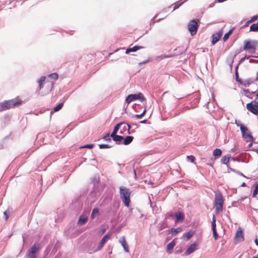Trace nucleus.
I'll return each mask as SVG.
<instances>
[{"label":"nucleus","mask_w":258,"mask_h":258,"mask_svg":"<svg viewBox=\"0 0 258 258\" xmlns=\"http://www.w3.org/2000/svg\"><path fill=\"white\" fill-rule=\"evenodd\" d=\"M253 82V81H251L250 79L248 80H245L242 81V83H241L242 85H243L244 87H248Z\"/></svg>","instance_id":"32"},{"label":"nucleus","mask_w":258,"mask_h":258,"mask_svg":"<svg viewBox=\"0 0 258 258\" xmlns=\"http://www.w3.org/2000/svg\"><path fill=\"white\" fill-rule=\"evenodd\" d=\"M145 112H146V109H144L142 113H140V114H135L134 116V117H135L137 118H140L145 114Z\"/></svg>","instance_id":"42"},{"label":"nucleus","mask_w":258,"mask_h":258,"mask_svg":"<svg viewBox=\"0 0 258 258\" xmlns=\"http://www.w3.org/2000/svg\"><path fill=\"white\" fill-rule=\"evenodd\" d=\"M235 75L236 81L239 83H242V80L239 78L238 71L235 72Z\"/></svg>","instance_id":"41"},{"label":"nucleus","mask_w":258,"mask_h":258,"mask_svg":"<svg viewBox=\"0 0 258 258\" xmlns=\"http://www.w3.org/2000/svg\"><path fill=\"white\" fill-rule=\"evenodd\" d=\"M230 158L231 155L227 154L222 157L221 159V162L223 164L226 165L227 167H229L228 162Z\"/></svg>","instance_id":"18"},{"label":"nucleus","mask_w":258,"mask_h":258,"mask_svg":"<svg viewBox=\"0 0 258 258\" xmlns=\"http://www.w3.org/2000/svg\"><path fill=\"white\" fill-rule=\"evenodd\" d=\"M236 174H238V175H240V176H242V177H245V178H246V176H245V175H244L242 173L240 172V171H237L236 172Z\"/></svg>","instance_id":"54"},{"label":"nucleus","mask_w":258,"mask_h":258,"mask_svg":"<svg viewBox=\"0 0 258 258\" xmlns=\"http://www.w3.org/2000/svg\"><path fill=\"white\" fill-rule=\"evenodd\" d=\"M238 64H237V65L235 67V72H236V71H238Z\"/></svg>","instance_id":"63"},{"label":"nucleus","mask_w":258,"mask_h":258,"mask_svg":"<svg viewBox=\"0 0 258 258\" xmlns=\"http://www.w3.org/2000/svg\"><path fill=\"white\" fill-rule=\"evenodd\" d=\"M149 61V59H147V60H145V61H143V62H139V64L140 65H141V64H145V63H147Z\"/></svg>","instance_id":"56"},{"label":"nucleus","mask_w":258,"mask_h":258,"mask_svg":"<svg viewBox=\"0 0 258 258\" xmlns=\"http://www.w3.org/2000/svg\"><path fill=\"white\" fill-rule=\"evenodd\" d=\"M109 236L110 235L108 234H106L103 237L98 245L97 250H100L102 248L103 245L106 243L107 239L109 238Z\"/></svg>","instance_id":"14"},{"label":"nucleus","mask_w":258,"mask_h":258,"mask_svg":"<svg viewBox=\"0 0 258 258\" xmlns=\"http://www.w3.org/2000/svg\"><path fill=\"white\" fill-rule=\"evenodd\" d=\"M246 108L253 114L258 115V102L252 101L246 104Z\"/></svg>","instance_id":"7"},{"label":"nucleus","mask_w":258,"mask_h":258,"mask_svg":"<svg viewBox=\"0 0 258 258\" xmlns=\"http://www.w3.org/2000/svg\"><path fill=\"white\" fill-rule=\"evenodd\" d=\"M244 50H249L250 53H254V47L252 46V44L251 41H245L244 42V45L243 46Z\"/></svg>","instance_id":"9"},{"label":"nucleus","mask_w":258,"mask_h":258,"mask_svg":"<svg viewBox=\"0 0 258 258\" xmlns=\"http://www.w3.org/2000/svg\"><path fill=\"white\" fill-rule=\"evenodd\" d=\"M222 151L220 149L216 148L213 150V154L215 159L219 158L222 155Z\"/></svg>","instance_id":"22"},{"label":"nucleus","mask_w":258,"mask_h":258,"mask_svg":"<svg viewBox=\"0 0 258 258\" xmlns=\"http://www.w3.org/2000/svg\"><path fill=\"white\" fill-rule=\"evenodd\" d=\"M194 234V232L193 231H189L187 233H186L184 235L185 237L187 239V240L189 239Z\"/></svg>","instance_id":"33"},{"label":"nucleus","mask_w":258,"mask_h":258,"mask_svg":"<svg viewBox=\"0 0 258 258\" xmlns=\"http://www.w3.org/2000/svg\"><path fill=\"white\" fill-rule=\"evenodd\" d=\"M21 104V101H18L15 99L4 101L0 103V111L14 108Z\"/></svg>","instance_id":"1"},{"label":"nucleus","mask_w":258,"mask_h":258,"mask_svg":"<svg viewBox=\"0 0 258 258\" xmlns=\"http://www.w3.org/2000/svg\"><path fill=\"white\" fill-rule=\"evenodd\" d=\"M63 103H60L58 104L55 107L53 108V111L56 112L59 110L63 106Z\"/></svg>","instance_id":"36"},{"label":"nucleus","mask_w":258,"mask_h":258,"mask_svg":"<svg viewBox=\"0 0 258 258\" xmlns=\"http://www.w3.org/2000/svg\"><path fill=\"white\" fill-rule=\"evenodd\" d=\"M216 217H215V216L214 215H213V217H212V223H211V225H212V231L213 230H216Z\"/></svg>","instance_id":"29"},{"label":"nucleus","mask_w":258,"mask_h":258,"mask_svg":"<svg viewBox=\"0 0 258 258\" xmlns=\"http://www.w3.org/2000/svg\"><path fill=\"white\" fill-rule=\"evenodd\" d=\"M211 161H212V162H210V163H207V164L211 167H212V168H213V164H214V161H213V159L212 158L211 159Z\"/></svg>","instance_id":"52"},{"label":"nucleus","mask_w":258,"mask_h":258,"mask_svg":"<svg viewBox=\"0 0 258 258\" xmlns=\"http://www.w3.org/2000/svg\"><path fill=\"white\" fill-rule=\"evenodd\" d=\"M182 230V228L181 227H177L176 228H172L170 229H169L168 230V232L170 233H171L173 235H175L177 233L180 232Z\"/></svg>","instance_id":"24"},{"label":"nucleus","mask_w":258,"mask_h":258,"mask_svg":"<svg viewBox=\"0 0 258 258\" xmlns=\"http://www.w3.org/2000/svg\"><path fill=\"white\" fill-rule=\"evenodd\" d=\"M252 44V46L254 47V51H255L256 47L258 45V40L251 41Z\"/></svg>","instance_id":"44"},{"label":"nucleus","mask_w":258,"mask_h":258,"mask_svg":"<svg viewBox=\"0 0 258 258\" xmlns=\"http://www.w3.org/2000/svg\"><path fill=\"white\" fill-rule=\"evenodd\" d=\"M252 150L256 152L258 154V147L257 148H252Z\"/></svg>","instance_id":"59"},{"label":"nucleus","mask_w":258,"mask_h":258,"mask_svg":"<svg viewBox=\"0 0 258 258\" xmlns=\"http://www.w3.org/2000/svg\"><path fill=\"white\" fill-rule=\"evenodd\" d=\"M258 194V183L255 186V188L253 190L252 197H255Z\"/></svg>","instance_id":"38"},{"label":"nucleus","mask_w":258,"mask_h":258,"mask_svg":"<svg viewBox=\"0 0 258 258\" xmlns=\"http://www.w3.org/2000/svg\"><path fill=\"white\" fill-rule=\"evenodd\" d=\"M99 147L101 149H108L111 147V146H110L108 144H100L99 145Z\"/></svg>","instance_id":"37"},{"label":"nucleus","mask_w":258,"mask_h":258,"mask_svg":"<svg viewBox=\"0 0 258 258\" xmlns=\"http://www.w3.org/2000/svg\"><path fill=\"white\" fill-rule=\"evenodd\" d=\"M237 125L239 126L242 137L246 140V141L247 142H249L252 143L254 141V138L250 134L247 127L243 124H240L239 125L237 124Z\"/></svg>","instance_id":"3"},{"label":"nucleus","mask_w":258,"mask_h":258,"mask_svg":"<svg viewBox=\"0 0 258 258\" xmlns=\"http://www.w3.org/2000/svg\"><path fill=\"white\" fill-rule=\"evenodd\" d=\"M233 59H234V57L232 58L231 60L229 62V65L230 66V68L231 70H232V64H233Z\"/></svg>","instance_id":"53"},{"label":"nucleus","mask_w":258,"mask_h":258,"mask_svg":"<svg viewBox=\"0 0 258 258\" xmlns=\"http://www.w3.org/2000/svg\"><path fill=\"white\" fill-rule=\"evenodd\" d=\"M88 217L84 214L80 216L77 224L79 225H83L87 221Z\"/></svg>","instance_id":"15"},{"label":"nucleus","mask_w":258,"mask_h":258,"mask_svg":"<svg viewBox=\"0 0 258 258\" xmlns=\"http://www.w3.org/2000/svg\"><path fill=\"white\" fill-rule=\"evenodd\" d=\"M39 248V244L38 243H35L31 247L28 256H36L35 254L38 251Z\"/></svg>","instance_id":"10"},{"label":"nucleus","mask_w":258,"mask_h":258,"mask_svg":"<svg viewBox=\"0 0 258 258\" xmlns=\"http://www.w3.org/2000/svg\"><path fill=\"white\" fill-rule=\"evenodd\" d=\"M186 158L188 161H190V162H191V163H194L196 159L195 156H194L192 155L187 156Z\"/></svg>","instance_id":"40"},{"label":"nucleus","mask_w":258,"mask_h":258,"mask_svg":"<svg viewBox=\"0 0 258 258\" xmlns=\"http://www.w3.org/2000/svg\"><path fill=\"white\" fill-rule=\"evenodd\" d=\"M174 215L172 212H168L165 215V219L172 218Z\"/></svg>","instance_id":"43"},{"label":"nucleus","mask_w":258,"mask_h":258,"mask_svg":"<svg viewBox=\"0 0 258 258\" xmlns=\"http://www.w3.org/2000/svg\"><path fill=\"white\" fill-rule=\"evenodd\" d=\"M134 137L131 136H127L125 138L123 137L122 140V144L124 145H127L131 144L133 141Z\"/></svg>","instance_id":"20"},{"label":"nucleus","mask_w":258,"mask_h":258,"mask_svg":"<svg viewBox=\"0 0 258 258\" xmlns=\"http://www.w3.org/2000/svg\"><path fill=\"white\" fill-rule=\"evenodd\" d=\"M244 240L243 231L241 229L239 228L237 230L234 236V242L235 243H239Z\"/></svg>","instance_id":"8"},{"label":"nucleus","mask_w":258,"mask_h":258,"mask_svg":"<svg viewBox=\"0 0 258 258\" xmlns=\"http://www.w3.org/2000/svg\"><path fill=\"white\" fill-rule=\"evenodd\" d=\"M131 191L126 187L120 186L119 187V194L121 199L124 206L126 207L130 206Z\"/></svg>","instance_id":"2"},{"label":"nucleus","mask_w":258,"mask_h":258,"mask_svg":"<svg viewBox=\"0 0 258 258\" xmlns=\"http://www.w3.org/2000/svg\"><path fill=\"white\" fill-rule=\"evenodd\" d=\"M222 35V32L221 31H220L217 33L213 34L212 44L213 45H214L215 44H216L220 40Z\"/></svg>","instance_id":"11"},{"label":"nucleus","mask_w":258,"mask_h":258,"mask_svg":"<svg viewBox=\"0 0 258 258\" xmlns=\"http://www.w3.org/2000/svg\"><path fill=\"white\" fill-rule=\"evenodd\" d=\"M254 242H255V244L258 246V238H256L254 240Z\"/></svg>","instance_id":"61"},{"label":"nucleus","mask_w":258,"mask_h":258,"mask_svg":"<svg viewBox=\"0 0 258 258\" xmlns=\"http://www.w3.org/2000/svg\"><path fill=\"white\" fill-rule=\"evenodd\" d=\"M136 100H138L141 102H143L146 100V98L144 97L143 94L140 92L137 94H131L128 95L126 98L125 102L128 104L131 102Z\"/></svg>","instance_id":"4"},{"label":"nucleus","mask_w":258,"mask_h":258,"mask_svg":"<svg viewBox=\"0 0 258 258\" xmlns=\"http://www.w3.org/2000/svg\"><path fill=\"white\" fill-rule=\"evenodd\" d=\"M176 219L175 220V223H177L179 222H182L184 219V215L181 212H178L176 213L175 215Z\"/></svg>","instance_id":"19"},{"label":"nucleus","mask_w":258,"mask_h":258,"mask_svg":"<svg viewBox=\"0 0 258 258\" xmlns=\"http://www.w3.org/2000/svg\"><path fill=\"white\" fill-rule=\"evenodd\" d=\"M175 245V242L174 240L171 241L170 243H169L166 246V251L168 253H171L172 251L173 250V249Z\"/></svg>","instance_id":"21"},{"label":"nucleus","mask_w":258,"mask_h":258,"mask_svg":"<svg viewBox=\"0 0 258 258\" xmlns=\"http://www.w3.org/2000/svg\"><path fill=\"white\" fill-rule=\"evenodd\" d=\"M223 205V199L222 195H216L215 200V208L216 214H218L222 211Z\"/></svg>","instance_id":"5"},{"label":"nucleus","mask_w":258,"mask_h":258,"mask_svg":"<svg viewBox=\"0 0 258 258\" xmlns=\"http://www.w3.org/2000/svg\"><path fill=\"white\" fill-rule=\"evenodd\" d=\"M123 123L122 125H121L122 128L120 131V134H123L126 132V133L128 134V128H127V126L126 125V122H122Z\"/></svg>","instance_id":"28"},{"label":"nucleus","mask_w":258,"mask_h":258,"mask_svg":"<svg viewBox=\"0 0 258 258\" xmlns=\"http://www.w3.org/2000/svg\"><path fill=\"white\" fill-rule=\"evenodd\" d=\"M212 231H213V237H214L215 240H217L219 237V235L217 232V231L213 230Z\"/></svg>","instance_id":"47"},{"label":"nucleus","mask_w":258,"mask_h":258,"mask_svg":"<svg viewBox=\"0 0 258 258\" xmlns=\"http://www.w3.org/2000/svg\"><path fill=\"white\" fill-rule=\"evenodd\" d=\"M144 48V46L136 45V46H134L133 47L127 48L126 49L125 53L126 54H128V53H130V52H136L137 50H140V49H142V48Z\"/></svg>","instance_id":"16"},{"label":"nucleus","mask_w":258,"mask_h":258,"mask_svg":"<svg viewBox=\"0 0 258 258\" xmlns=\"http://www.w3.org/2000/svg\"><path fill=\"white\" fill-rule=\"evenodd\" d=\"M112 140L115 142V143L118 144H122V140L123 139V137L120 135H115L114 136H110Z\"/></svg>","instance_id":"13"},{"label":"nucleus","mask_w":258,"mask_h":258,"mask_svg":"<svg viewBox=\"0 0 258 258\" xmlns=\"http://www.w3.org/2000/svg\"><path fill=\"white\" fill-rule=\"evenodd\" d=\"M235 28L232 27L231 28L228 32L225 33L223 36V39L224 41H226L229 37V36L231 35V34L232 33L233 30H234Z\"/></svg>","instance_id":"26"},{"label":"nucleus","mask_w":258,"mask_h":258,"mask_svg":"<svg viewBox=\"0 0 258 258\" xmlns=\"http://www.w3.org/2000/svg\"><path fill=\"white\" fill-rule=\"evenodd\" d=\"M167 227V223L165 221H163L159 224V230H162Z\"/></svg>","instance_id":"34"},{"label":"nucleus","mask_w":258,"mask_h":258,"mask_svg":"<svg viewBox=\"0 0 258 258\" xmlns=\"http://www.w3.org/2000/svg\"><path fill=\"white\" fill-rule=\"evenodd\" d=\"M164 57L166 58H169L174 56V55H177V54L176 52H174L173 53H171L170 54H164Z\"/></svg>","instance_id":"46"},{"label":"nucleus","mask_w":258,"mask_h":258,"mask_svg":"<svg viewBox=\"0 0 258 258\" xmlns=\"http://www.w3.org/2000/svg\"><path fill=\"white\" fill-rule=\"evenodd\" d=\"M46 78L45 76H41L39 80L37 81L39 84L38 89L40 90L43 87V84Z\"/></svg>","instance_id":"25"},{"label":"nucleus","mask_w":258,"mask_h":258,"mask_svg":"<svg viewBox=\"0 0 258 258\" xmlns=\"http://www.w3.org/2000/svg\"><path fill=\"white\" fill-rule=\"evenodd\" d=\"M257 19H258V16L254 15V16H252V17H251L250 19L249 20V21H251V22H252L257 20Z\"/></svg>","instance_id":"49"},{"label":"nucleus","mask_w":258,"mask_h":258,"mask_svg":"<svg viewBox=\"0 0 258 258\" xmlns=\"http://www.w3.org/2000/svg\"><path fill=\"white\" fill-rule=\"evenodd\" d=\"M93 144H86L84 145L81 147V148H88V149H92L93 147Z\"/></svg>","instance_id":"45"},{"label":"nucleus","mask_w":258,"mask_h":258,"mask_svg":"<svg viewBox=\"0 0 258 258\" xmlns=\"http://www.w3.org/2000/svg\"><path fill=\"white\" fill-rule=\"evenodd\" d=\"M197 244L195 243H193L190 244L185 250V254L187 255L190 254L196 249Z\"/></svg>","instance_id":"12"},{"label":"nucleus","mask_w":258,"mask_h":258,"mask_svg":"<svg viewBox=\"0 0 258 258\" xmlns=\"http://www.w3.org/2000/svg\"><path fill=\"white\" fill-rule=\"evenodd\" d=\"M188 30L189 31L191 36L196 35L199 28L198 22L195 19L191 20L188 23Z\"/></svg>","instance_id":"6"},{"label":"nucleus","mask_w":258,"mask_h":258,"mask_svg":"<svg viewBox=\"0 0 258 258\" xmlns=\"http://www.w3.org/2000/svg\"><path fill=\"white\" fill-rule=\"evenodd\" d=\"M147 119H144V120H141L140 121V123H145L147 122Z\"/></svg>","instance_id":"60"},{"label":"nucleus","mask_w":258,"mask_h":258,"mask_svg":"<svg viewBox=\"0 0 258 258\" xmlns=\"http://www.w3.org/2000/svg\"><path fill=\"white\" fill-rule=\"evenodd\" d=\"M48 77L51 79L56 80L58 79V76L57 73H53L48 75Z\"/></svg>","instance_id":"35"},{"label":"nucleus","mask_w":258,"mask_h":258,"mask_svg":"<svg viewBox=\"0 0 258 258\" xmlns=\"http://www.w3.org/2000/svg\"><path fill=\"white\" fill-rule=\"evenodd\" d=\"M172 6V5H171V6H169V7L168 8H167V9H163V10H162V12H167V9H168L170 8H171V7Z\"/></svg>","instance_id":"58"},{"label":"nucleus","mask_w":258,"mask_h":258,"mask_svg":"<svg viewBox=\"0 0 258 258\" xmlns=\"http://www.w3.org/2000/svg\"><path fill=\"white\" fill-rule=\"evenodd\" d=\"M231 171L233 172H234L235 173H236V172L237 171V170H236L235 169H231Z\"/></svg>","instance_id":"64"},{"label":"nucleus","mask_w":258,"mask_h":258,"mask_svg":"<svg viewBox=\"0 0 258 258\" xmlns=\"http://www.w3.org/2000/svg\"><path fill=\"white\" fill-rule=\"evenodd\" d=\"M246 186V184L245 182H242L240 185V186H241V187H245Z\"/></svg>","instance_id":"62"},{"label":"nucleus","mask_w":258,"mask_h":258,"mask_svg":"<svg viewBox=\"0 0 258 258\" xmlns=\"http://www.w3.org/2000/svg\"><path fill=\"white\" fill-rule=\"evenodd\" d=\"M122 122H119L117 123L114 127L113 130L112 132V133L110 134V136H114L115 135H117V133L119 130V128L122 125Z\"/></svg>","instance_id":"23"},{"label":"nucleus","mask_w":258,"mask_h":258,"mask_svg":"<svg viewBox=\"0 0 258 258\" xmlns=\"http://www.w3.org/2000/svg\"><path fill=\"white\" fill-rule=\"evenodd\" d=\"M126 125H127V128H128V134H132V133L130 131V130L131 128V125L130 124L127 123H126Z\"/></svg>","instance_id":"51"},{"label":"nucleus","mask_w":258,"mask_h":258,"mask_svg":"<svg viewBox=\"0 0 258 258\" xmlns=\"http://www.w3.org/2000/svg\"><path fill=\"white\" fill-rule=\"evenodd\" d=\"M8 210L5 211L4 212V215L5 217V219L6 220H7L9 218V213H8Z\"/></svg>","instance_id":"50"},{"label":"nucleus","mask_w":258,"mask_h":258,"mask_svg":"<svg viewBox=\"0 0 258 258\" xmlns=\"http://www.w3.org/2000/svg\"><path fill=\"white\" fill-rule=\"evenodd\" d=\"M250 57L249 55H245L243 57H242L239 60V63H242L245 59H248Z\"/></svg>","instance_id":"48"},{"label":"nucleus","mask_w":258,"mask_h":258,"mask_svg":"<svg viewBox=\"0 0 258 258\" xmlns=\"http://www.w3.org/2000/svg\"><path fill=\"white\" fill-rule=\"evenodd\" d=\"M250 32H257L258 31V23H254L251 25L249 27Z\"/></svg>","instance_id":"27"},{"label":"nucleus","mask_w":258,"mask_h":258,"mask_svg":"<svg viewBox=\"0 0 258 258\" xmlns=\"http://www.w3.org/2000/svg\"><path fill=\"white\" fill-rule=\"evenodd\" d=\"M164 56H165V55H164V54H163V55H160V56H158L157 57V58H158V59H159V60H162V59H163L165 58Z\"/></svg>","instance_id":"55"},{"label":"nucleus","mask_w":258,"mask_h":258,"mask_svg":"<svg viewBox=\"0 0 258 258\" xmlns=\"http://www.w3.org/2000/svg\"><path fill=\"white\" fill-rule=\"evenodd\" d=\"M99 213V209L97 208H94L92 210L91 215V218L92 219H93L96 215H98Z\"/></svg>","instance_id":"30"},{"label":"nucleus","mask_w":258,"mask_h":258,"mask_svg":"<svg viewBox=\"0 0 258 258\" xmlns=\"http://www.w3.org/2000/svg\"><path fill=\"white\" fill-rule=\"evenodd\" d=\"M110 135L109 133L106 134L103 137V139L105 140L106 141L110 142L111 139H110Z\"/></svg>","instance_id":"39"},{"label":"nucleus","mask_w":258,"mask_h":258,"mask_svg":"<svg viewBox=\"0 0 258 258\" xmlns=\"http://www.w3.org/2000/svg\"><path fill=\"white\" fill-rule=\"evenodd\" d=\"M156 16H155L151 21V22H150V25H154V24L155 23V21H154V19L155 18Z\"/></svg>","instance_id":"57"},{"label":"nucleus","mask_w":258,"mask_h":258,"mask_svg":"<svg viewBox=\"0 0 258 258\" xmlns=\"http://www.w3.org/2000/svg\"><path fill=\"white\" fill-rule=\"evenodd\" d=\"M119 242L121 243V246L123 247L124 251L125 252L129 251V248L128 245L125 241V238L124 237H121L119 240Z\"/></svg>","instance_id":"17"},{"label":"nucleus","mask_w":258,"mask_h":258,"mask_svg":"<svg viewBox=\"0 0 258 258\" xmlns=\"http://www.w3.org/2000/svg\"><path fill=\"white\" fill-rule=\"evenodd\" d=\"M184 2H179V1L178 2H176V3H174L172 5H174V7H173V9L172 11V12L174 11V10L177 9L178 8H179L183 4Z\"/></svg>","instance_id":"31"}]
</instances>
